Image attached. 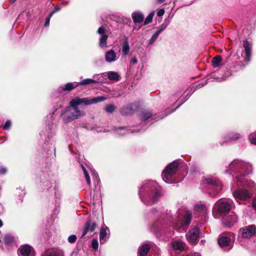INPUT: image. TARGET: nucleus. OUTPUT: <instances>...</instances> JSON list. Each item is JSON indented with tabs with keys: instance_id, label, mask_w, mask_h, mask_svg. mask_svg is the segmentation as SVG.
<instances>
[{
	"instance_id": "obj_47",
	"label": "nucleus",
	"mask_w": 256,
	"mask_h": 256,
	"mask_svg": "<svg viewBox=\"0 0 256 256\" xmlns=\"http://www.w3.org/2000/svg\"><path fill=\"white\" fill-rule=\"evenodd\" d=\"M166 0H157V2L159 3H162L164 2Z\"/></svg>"
},
{
	"instance_id": "obj_20",
	"label": "nucleus",
	"mask_w": 256,
	"mask_h": 256,
	"mask_svg": "<svg viewBox=\"0 0 256 256\" xmlns=\"http://www.w3.org/2000/svg\"><path fill=\"white\" fill-rule=\"evenodd\" d=\"M192 218V213L190 211H186L184 216L183 220L182 221V226H187L191 222Z\"/></svg>"
},
{
	"instance_id": "obj_8",
	"label": "nucleus",
	"mask_w": 256,
	"mask_h": 256,
	"mask_svg": "<svg viewBox=\"0 0 256 256\" xmlns=\"http://www.w3.org/2000/svg\"><path fill=\"white\" fill-rule=\"evenodd\" d=\"M200 228L197 226H191L186 234V238L189 243L196 244L198 243L200 236Z\"/></svg>"
},
{
	"instance_id": "obj_31",
	"label": "nucleus",
	"mask_w": 256,
	"mask_h": 256,
	"mask_svg": "<svg viewBox=\"0 0 256 256\" xmlns=\"http://www.w3.org/2000/svg\"><path fill=\"white\" fill-rule=\"evenodd\" d=\"M222 58L220 56H218L214 57L212 60V65L214 68L218 67L222 62Z\"/></svg>"
},
{
	"instance_id": "obj_15",
	"label": "nucleus",
	"mask_w": 256,
	"mask_h": 256,
	"mask_svg": "<svg viewBox=\"0 0 256 256\" xmlns=\"http://www.w3.org/2000/svg\"><path fill=\"white\" fill-rule=\"evenodd\" d=\"M118 58L116 52L113 50H110L105 54V60L106 62L111 63L116 61Z\"/></svg>"
},
{
	"instance_id": "obj_50",
	"label": "nucleus",
	"mask_w": 256,
	"mask_h": 256,
	"mask_svg": "<svg viewBox=\"0 0 256 256\" xmlns=\"http://www.w3.org/2000/svg\"><path fill=\"white\" fill-rule=\"evenodd\" d=\"M58 10V8H56V10H54L56 12Z\"/></svg>"
},
{
	"instance_id": "obj_33",
	"label": "nucleus",
	"mask_w": 256,
	"mask_h": 256,
	"mask_svg": "<svg viewBox=\"0 0 256 256\" xmlns=\"http://www.w3.org/2000/svg\"><path fill=\"white\" fill-rule=\"evenodd\" d=\"M152 116V114L150 112L148 111H144L141 114V119L142 120H146L150 118Z\"/></svg>"
},
{
	"instance_id": "obj_5",
	"label": "nucleus",
	"mask_w": 256,
	"mask_h": 256,
	"mask_svg": "<svg viewBox=\"0 0 256 256\" xmlns=\"http://www.w3.org/2000/svg\"><path fill=\"white\" fill-rule=\"evenodd\" d=\"M170 211L166 210V215L162 218H160L158 222H156L152 226V230L156 233L157 232H158L162 230V227L165 228L164 224H166V225L168 224L170 226H172V223L173 222V218L170 214Z\"/></svg>"
},
{
	"instance_id": "obj_6",
	"label": "nucleus",
	"mask_w": 256,
	"mask_h": 256,
	"mask_svg": "<svg viewBox=\"0 0 256 256\" xmlns=\"http://www.w3.org/2000/svg\"><path fill=\"white\" fill-rule=\"evenodd\" d=\"M203 184H208L210 188L214 190V192H210L212 196H214L222 190V184L221 182L216 178H207L202 180Z\"/></svg>"
},
{
	"instance_id": "obj_16",
	"label": "nucleus",
	"mask_w": 256,
	"mask_h": 256,
	"mask_svg": "<svg viewBox=\"0 0 256 256\" xmlns=\"http://www.w3.org/2000/svg\"><path fill=\"white\" fill-rule=\"evenodd\" d=\"M243 46L244 48L246 54V56H244V60L247 62H249L250 60L252 47L250 43L247 40H245L244 42Z\"/></svg>"
},
{
	"instance_id": "obj_10",
	"label": "nucleus",
	"mask_w": 256,
	"mask_h": 256,
	"mask_svg": "<svg viewBox=\"0 0 256 256\" xmlns=\"http://www.w3.org/2000/svg\"><path fill=\"white\" fill-rule=\"evenodd\" d=\"M215 208L220 213L228 212L230 208V204L224 200H219L215 204Z\"/></svg>"
},
{
	"instance_id": "obj_22",
	"label": "nucleus",
	"mask_w": 256,
	"mask_h": 256,
	"mask_svg": "<svg viewBox=\"0 0 256 256\" xmlns=\"http://www.w3.org/2000/svg\"><path fill=\"white\" fill-rule=\"evenodd\" d=\"M132 16L135 23H141L144 19V15L138 12L132 13Z\"/></svg>"
},
{
	"instance_id": "obj_40",
	"label": "nucleus",
	"mask_w": 256,
	"mask_h": 256,
	"mask_svg": "<svg viewBox=\"0 0 256 256\" xmlns=\"http://www.w3.org/2000/svg\"><path fill=\"white\" fill-rule=\"evenodd\" d=\"M98 244L96 240L94 239L92 242V246L95 250H97L98 248Z\"/></svg>"
},
{
	"instance_id": "obj_1",
	"label": "nucleus",
	"mask_w": 256,
	"mask_h": 256,
	"mask_svg": "<svg viewBox=\"0 0 256 256\" xmlns=\"http://www.w3.org/2000/svg\"><path fill=\"white\" fill-rule=\"evenodd\" d=\"M106 99L104 96H100L94 98L90 100L88 98H80L76 97L70 101V106H68L64 111L61 113V114H66L68 116V120H66V122H68L70 120H72L84 116L85 114L84 112L80 111L78 108V106L84 104V105H89L96 104Z\"/></svg>"
},
{
	"instance_id": "obj_11",
	"label": "nucleus",
	"mask_w": 256,
	"mask_h": 256,
	"mask_svg": "<svg viewBox=\"0 0 256 256\" xmlns=\"http://www.w3.org/2000/svg\"><path fill=\"white\" fill-rule=\"evenodd\" d=\"M18 256H34L32 248L28 244L22 246L19 249Z\"/></svg>"
},
{
	"instance_id": "obj_44",
	"label": "nucleus",
	"mask_w": 256,
	"mask_h": 256,
	"mask_svg": "<svg viewBox=\"0 0 256 256\" xmlns=\"http://www.w3.org/2000/svg\"><path fill=\"white\" fill-rule=\"evenodd\" d=\"M138 60L136 57L132 58L130 60L131 64H135L138 63Z\"/></svg>"
},
{
	"instance_id": "obj_46",
	"label": "nucleus",
	"mask_w": 256,
	"mask_h": 256,
	"mask_svg": "<svg viewBox=\"0 0 256 256\" xmlns=\"http://www.w3.org/2000/svg\"><path fill=\"white\" fill-rule=\"evenodd\" d=\"M252 206L255 210H256V200L253 201Z\"/></svg>"
},
{
	"instance_id": "obj_38",
	"label": "nucleus",
	"mask_w": 256,
	"mask_h": 256,
	"mask_svg": "<svg viewBox=\"0 0 256 256\" xmlns=\"http://www.w3.org/2000/svg\"><path fill=\"white\" fill-rule=\"evenodd\" d=\"M249 140L252 144L256 145V134H250L249 136Z\"/></svg>"
},
{
	"instance_id": "obj_45",
	"label": "nucleus",
	"mask_w": 256,
	"mask_h": 256,
	"mask_svg": "<svg viewBox=\"0 0 256 256\" xmlns=\"http://www.w3.org/2000/svg\"><path fill=\"white\" fill-rule=\"evenodd\" d=\"M7 170L4 167L0 168V174H5Z\"/></svg>"
},
{
	"instance_id": "obj_13",
	"label": "nucleus",
	"mask_w": 256,
	"mask_h": 256,
	"mask_svg": "<svg viewBox=\"0 0 256 256\" xmlns=\"http://www.w3.org/2000/svg\"><path fill=\"white\" fill-rule=\"evenodd\" d=\"M96 224L95 222H92L90 219L88 220L84 224V230L82 234V236H85L88 232H94L96 227Z\"/></svg>"
},
{
	"instance_id": "obj_17",
	"label": "nucleus",
	"mask_w": 256,
	"mask_h": 256,
	"mask_svg": "<svg viewBox=\"0 0 256 256\" xmlns=\"http://www.w3.org/2000/svg\"><path fill=\"white\" fill-rule=\"evenodd\" d=\"M237 221V218L235 214L228 216L223 219V222L227 226H231Z\"/></svg>"
},
{
	"instance_id": "obj_25",
	"label": "nucleus",
	"mask_w": 256,
	"mask_h": 256,
	"mask_svg": "<svg viewBox=\"0 0 256 256\" xmlns=\"http://www.w3.org/2000/svg\"><path fill=\"white\" fill-rule=\"evenodd\" d=\"M150 249V246L148 244L142 245L139 248L138 253L140 256H144L146 254Z\"/></svg>"
},
{
	"instance_id": "obj_3",
	"label": "nucleus",
	"mask_w": 256,
	"mask_h": 256,
	"mask_svg": "<svg viewBox=\"0 0 256 256\" xmlns=\"http://www.w3.org/2000/svg\"><path fill=\"white\" fill-rule=\"evenodd\" d=\"M139 194L146 205L151 206L160 196L158 184L154 181L146 180L140 189Z\"/></svg>"
},
{
	"instance_id": "obj_2",
	"label": "nucleus",
	"mask_w": 256,
	"mask_h": 256,
	"mask_svg": "<svg viewBox=\"0 0 256 256\" xmlns=\"http://www.w3.org/2000/svg\"><path fill=\"white\" fill-rule=\"evenodd\" d=\"M229 168L232 172L240 174L234 178V182H237L238 186L247 185L252 188L255 186L253 182L246 180V175L250 174L252 170L251 164L241 160H234L229 165Z\"/></svg>"
},
{
	"instance_id": "obj_43",
	"label": "nucleus",
	"mask_w": 256,
	"mask_h": 256,
	"mask_svg": "<svg viewBox=\"0 0 256 256\" xmlns=\"http://www.w3.org/2000/svg\"><path fill=\"white\" fill-rule=\"evenodd\" d=\"M164 14V10L162 8L159 10L157 12V15L158 16H163Z\"/></svg>"
},
{
	"instance_id": "obj_7",
	"label": "nucleus",
	"mask_w": 256,
	"mask_h": 256,
	"mask_svg": "<svg viewBox=\"0 0 256 256\" xmlns=\"http://www.w3.org/2000/svg\"><path fill=\"white\" fill-rule=\"evenodd\" d=\"M235 240L234 234L232 232L224 233L220 236L218 243L222 248L230 246L232 248Z\"/></svg>"
},
{
	"instance_id": "obj_37",
	"label": "nucleus",
	"mask_w": 256,
	"mask_h": 256,
	"mask_svg": "<svg viewBox=\"0 0 256 256\" xmlns=\"http://www.w3.org/2000/svg\"><path fill=\"white\" fill-rule=\"evenodd\" d=\"M154 16V12H150L148 15V16L146 18L144 22V24L146 25L147 24L150 23L152 20Z\"/></svg>"
},
{
	"instance_id": "obj_49",
	"label": "nucleus",
	"mask_w": 256,
	"mask_h": 256,
	"mask_svg": "<svg viewBox=\"0 0 256 256\" xmlns=\"http://www.w3.org/2000/svg\"><path fill=\"white\" fill-rule=\"evenodd\" d=\"M16 1V0H10V2H11L12 3H14V2Z\"/></svg>"
},
{
	"instance_id": "obj_34",
	"label": "nucleus",
	"mask_w": 256,
	"mask_h": 256,
	"mask_svg": "<svg viewBox=\"0 0 256 256\" xmlns=\"http://www.w3.org/2000/svg\"><path fill=\"white\" fill-rule=\"evenodd\" d=\"M81 167L83 170L86 182L88 185H90V180L88 172L86 171V169L85 168L83 164H81Z\"/></svg>"
},
{
	"instance_id": "obj_21",
	"label": "nucleus",
	"mask_w": 256,
	"mask_h": 256,
	"mask_svg": "<svg viewBox=\"0 0 256 256\" xmlns=\"http://www.w3.org/2000/svg\"><path fill=\"white\" fill-rule=\"evenodd\" d=\"M172 248L175 250H182L184 249L185 244L180 240H176L172 243Z\"/></svg>"
},
{
	"instance_id": "obj_12",
	"label": "nucleus",
	"mask_w": 256,
	"mask_h": 256,
	"mask_svg": "<svg viewBox=\"0 0 256 256\" xmlns=\"http://www.w3.org/2000/svg\"><path fill=\"white\" fill-rule=\"evenodd\" d=\"M256 227L254 225H250L242 228V236L244 238H249L254 236L256 232Z\"/></svg>"
},
{
	"instance_id": "obj_26",
	"label": "nucleus",
	"mask_w": 256,
	"mask_h": 256,
	"mask_svg": "<svg viewBox=\"0 0 256 256\" xmlns=\"http://www.w3.org/2000/svg\"><path fill=\"white\" fill-rule=\"evenodd\" d=\"M106 228H105L104 227L101 228L100 233V243L104 244L106 240V238L108 234L106 230Z\"/></svg>"
},
{
	"instance_id": "obj_24",
	"label": "nucleus",
	"mask_w": 256,
	"mask_h": 256,
	"mask_svg": "<svg viewBox=\"0 0 256 256\" xmlns=\"http://www.w3.org/2000/svg\"><path fill=\"white\" fill-rule=\"evenodd\" d=\"M242 136L240 134H234L233 136H228V137L224 138V142H230L236 140L240 138Z\"/></svg>"
},
{
	"instance_id": "obj_28",
	"label": "nucleus",
	"mask_w": 256,
	"mask_h": 256,
	"mask_svg": "<svg viewBox=\"0 0 256 256\" xmlns=\"http://www.w3.org/2000/svg\"><path fill=\"white\" fill-rule=\"evenodd\" d=\"M107 76L109 80H111L118 81L120 78V76L118 73L114 72H109L107 73Z\"/></svg>"
},
{
	"instance_id": "obj_18",
	"label": "nucleus",
	"mask_w": 256,
	"mask_h": 256,
	"mask_svg": "<svg viewBox=\"0 0 256 256\" xmlns=\"http://www.w3.org/2000/svg\"><path fill=\"white\" fill-rule=\"evenodd\" d=\"M78 86V83L74 82V83H68L65 84L64 86L60 87L58 90L59 93H60L62 91H70L75 88H76Z\"/></svg>"
},
{
	"instance_id": "obj_35",
	"label": "nucleus",
	"mask_w": 256,
	"mask_h": 256,
	"mask_svg": "<svg viewBox=\"0 0 256 256\" xmlns=\"http://www.w3.org/2000/svg\"><path fill=\"white\" fill-rule=\"evenodd\" d=\"M4 240L5 244H10L14 242V237L9 234H6Z\"/></svg>"
},
{
	"instance_id": "obj_27",
	"label": "nucleus",
	"mask_w": 256,
	"mask_h": 256,
	"mask_svg": "<svg viewBox=\"0 0 256 256\" xmlns=\"http://www.w3.org/2000/svg\"><path fill=\"white\" fill-rule=\"evenodd\" d=\"M166 28L165 26H162L160 29L157 30L152 36L150 40L149 44H152L158 38L159 34Z\"/></svg>"
},
{
	"instance_id": "obj_4",
	"label": "nucleus",
	"mask_w": 256,
	"mask_h": 256,
	"mask_svg": "<svg viewBox=\"0 0 256 256\" xmlns=\"http://www.w3.org/2000/svg\"><path fill=\"white\" fill-rule=\"evenodd\" d=\"M178 164V160H174L166 168L162 174V179L166 182H173L172 175L176 172Z\"/></svg>"
},
{
	"instance_id": "obj_14",
	"label": "nucleus",
	"mask_w": 256,
	"mask_h": 256,
	"mask_svg": "<svg viewBox=\"0 0 256 256\" xmlns=\"http://www.w3.org/2000/svg\"><path fill=\"white\" fill-rule=\"evenodd\" d=\"M98 34L100 36L99 44L101 48L107 46V40L108 36L105 34V31L103 27H100L98 30Z\"/></svg>"
},
{
	"instance_id": "obj_29",
	"label": "nucleus",
	"mask_w": 256,
	"mask_h": 256,
	"mask_svg": "<svg viewBox=\"0 0 256 256\" xmlns=\"http://www.w3.org/2000/svg\"><path fill=\"white\" fill-rule=\"evenodd\" d=\"M134 132V131H130V130H128L126 128H119L116 130V132L120 136H123L130 132Z\"/></svg>"
},
{
	"instance_id": "obj_30",
	"label": "nucleus",
	"mask_w": 256,
	"mask_h": 256,
	"mask_svg": "<svg viewBox=\"0 0 256 256\" xmlns=\"http://www.w3.org/2000/svg\"><path fill=\"white\" fill-rule=\"evenodd\" d=\"M100 82L99 80H94L91 78H86L82 80L78 84V85H86L89 84H95L96 82Z\"/></svg>"
},
{
	"instance_id": "obj_42",
	"label": "nucleus",
	"mask_w": 256,
	"mask_h": 256,
	"mask_svg": "<svg viewBox=\"0 0 256 256\" xmlns=\"http://www.w3.org/2000/svg\"><path fill=\"white\" fill-rule=\"evenodd\" d=\"M11 125V122L10 120H8L5 124L3 126V128L5 130H8L9 128Z\"/></svg>"
},
{
	"instance_id": "obj_32",
	"label": "nucleus",
	"mask_w": 256,
	"mask_h": 256,
	"mask_svg": "<svg viewBox=\"0 0 256 256\" xmlns=\"http://www.w3.org/2000/svg\"><path fill=\"white\" fill-rule=\"evenodd\" d=\"M47 256H64L62 250H56L51 252Z\"/></svg>"
},
{
	"instance_id": "obj_9",
	"label": "nucleus",
	"mask_w": 256,
	"mask_h": 256,
	"mask_svg": "<svg viewBox=\"0 0 256 256\" xmlns=\"http://www.w3.org/2000/svg\"><path fill=\"white\" fill-rule=\"evenodd\" d=\"M233 196L235 199L239 200H247L252 196V193L245 189H238L233 192Z\"/></svg>"
},
{
	"instance_id": "obj_36",
	"label": "nucleus",
	"mask_w": 256,
	"mask_h": 256,
	"mask_svg": "<svg viewBox=\"0 0 256 256\" xmlns=\"http://www.w3.org/2000/svg\"><path fill=\"white\" fill-rule=\"evenodd\" d=\"M116 108V106L114 104H108L105 107V110L108 113L113 112Z\"/></svg>"
},
{
	"instance_id": "obj_41",
	"label": "nucleus",
	"mask_w": 256,
	"mask_h": 256,
	"mask_svg": "<svg viewBox=\"0 0 256 256\" xmlns=\"http://www.w3.org/2000/svg\"><path fill=\"white\" fill-rule=\"evenodd\" d=\"M56 12L55 10H53L50 14V16L48 18L46 19V22H45V24H44V26H49L50 24V18L52 16V15L54 14Z\"/></svg>"
},
{
	"instance_id": "obj_48",
	"label": "nucleus",
	"mask_w": 256,
	"mask_h": 256,
	"mask_svg": "<svg viewBox=\"0 0 256 256\" xmlns=\"http://www.w3.org/2000/svg\"><path fill=\"white\" fill-rule=\"evenodd\" d=\"M2 225H3V222H2V220L0 219V228L1 226H2Z\"/></svg>"
},
{
	"instance_id": "obj_19",
	"label": "nucleus",
	"mask_w": 256,
	"mask_h": 256,
	"mask_svg": "<svg viewBox=\"0 0 256 256\" xmlns=\"http://www.w3.org/2000/svg\"><path fill=\"white\" fill-rule=\"evenodd\" d=\"M194 211L198 214H204L206 212V206L202 204H196L194 206Z\"/></svg>"
},
{
	"instance_id": "obj_39",
	"label": "nucleus",
	"mask_w": 256,
	"mask_h": 256,
	"mask_svg": "<svg viewBox=\"0 0 256 256\" xmlns=\"http://www.w3.org/2000/svg\"><path fill=\"white\" fill-rule=\"evenodd\" d=\"M76 236L74 234H72L68 238V242L70 244H73L76 242Z\"/></svg>"
},
{
	"instance_id": "obj_23",
	"label": "nucleus",
	"mask_w": 256,
	"mask_h": 256,
	"mask_svg": "<svg viewBox=\"0 0 256 256\" xmlns=\"http://www.w3.org/2000/svg\"><path fill=\"white\" fill-rule=\"evenodd\" d=\"M130 51V48L128 38H126L122 46V54L125 56L128 55Z\"/></svg>"
}]
</instances>
